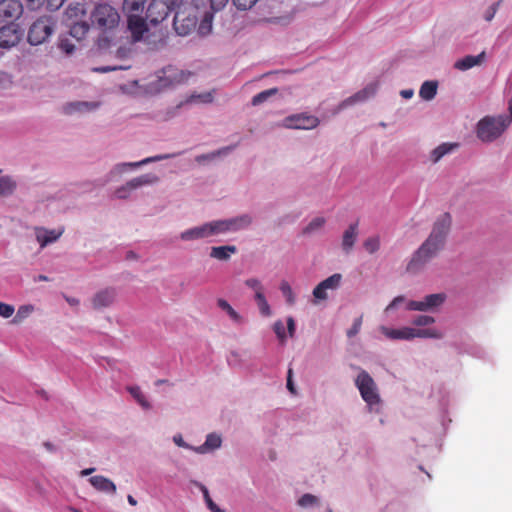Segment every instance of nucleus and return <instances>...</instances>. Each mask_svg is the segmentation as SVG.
Instances as JSON below:
<instances>
[{"label":"nucleus","mask_w":512,"mask_h":512,"mask_svg":"<svg viewBox=\"0 0 512 512\" xmlns=\"http://www.w3.org/2000/svg\"><path fill=\"white\" fill-rule=\"evenodd\" d=\"M438 89V82L428 80L422 83L419 89V96L425 101H431L435 98Z\"/></svg>","instance_id":"nucleus-34"},{"label":"nucleus","mask_w":512,"mask_h":512,"mask_svg":"<svg viewBox=\"0 0 512 512\" xmlns=\"http://www.w3.org/2000/svg\"><path fill=\"white\" fill-rule=\"evenodd\" d=\"M358 237V223L350 224L342 236V249L345 253H350Z\"/></svg>","instance_id":"nucleus-28"},{"label":"nucleus","mask_w":512,"mask_h":512,"mask_svg":"<svg viewBox=\"0 0 512 512\" xmlns=\"http://www.w3.org/2000/svg\"><path fill=\"white\" fill-rule=\"evenodd\" d=\"M126 389L142 409L150 410L152 408L150 401L139 386L132 385L128 386Z\"/></svg>","instance_id":"nucleus-33"},{"label":"nucleus","mask_w":512,"mask_h":512,"mask_svg":"<svg viewBox=\"0 0 512 512\" xmlns=\"http://www.w3.org/2000/svg\"><path fill=\"white\" fill-rule=\"evenodd\" d=\"M85 14L86 9L84 7V4L81 3L70 4L66 10V17L71 22L83 20Z\"/></svg>","instance_id":"nucleus-38"},{"label":"nucleus","mask_w":512,"mask_h":512,"mask_svg":"<svg viewBox=\"0 0 512 512\" xmlns=\"http://www.w3.org/2000/svg\"><path fill=\"white\" fill-rule=\"evenodd\" d=\"M342 275L335 273L321 281L312 291V304L317 306L329 298L328 291H335L339 288Z\"/></svg>","instance_id":"nucleus-15"},{"label":"nucleus","mask_w":512,"mask_h":512,"mask_svg":"<svg viewBox=\"0 0 512 512\" xmlns=\"http://www.w3.org/2000/svg\"><path fill=\"white\" fill-rule=\"evenodd\" d=\"M91 486L98 492L105 493L108 495H115L117 488L115 483L109 478L102 475L91 476L88 479Z\"/></svg>","instance_id":"nucleus-24"},{"label":"nucleus","mask_w":512,"mask_h":512,"mask_svg":"<svg viewBox=\"0 0 512 512\" xmlns=\"http://www.w3.org/2000/svg\"><path fill=\"white\" fill-rule=\"evenodd\" d=\"M485 58V51H482L478 55H467L462 59L457 60L454 64V67L460 71H466L475 66L481 65L485 61Z\"/></svg>","instance_id":"nucleus-26"},{"label":"nucleus","mask_w":512,"mask_h":512,"mask_svg":"<svg viewBox=\"0 0 512 512\" xmlns=\"http://www.w3.org/2000/svg\"><path fill=\"white\" fill-rule=\"evenodd\" d=\"M495 13H496V6L495 5H492L490 6L484 13V19L486 21H491L494 16H495Z\"/></svg>","instance_id":"nucleus-61"},{"label":"nucleus","mask_w":512,"mask_h":512,"mask_svg":"<svg viewBox=\"0 0 512 512\" xmlns=\"http://www.w3.org/2000/svg\"><path fill=\"white\" fill-rule=\"evenodd\" d=\"M215 90L206 91L203 93L193 92L189 96H187L184 100H182L176 108H182L184 106L192 105V104H209L214 101Z\"/></svg>","instance_id":"nucleus-25"},{"label":"nucleus","mask_w":512,"mask_h":512,"mask_svg":"<svg viewBox=\"0 0 512 512\" xmlns=\"http://www.w3.org/2000/svg\"><path fill=\"white\" fill-rule=\"evenodd\" d=\"M15 312V308L11 304L0 302V316L3 318H10Z\"/></svg>","instance_id":"nucleus-55"},{"label":"nucleus","mask_w":512,"mask_h":512,"mask_svg":"<svg viewBox=\"0 0 512 512\" xmlns=\"http://www.w3.org/2000/svg\"><path fill=\"white\" fill-rule=\"evenodd\" d=\"M218 236L215 219L191 226L179 233V239L185 243H193Z\"/></svg>","instance_id":"nucleus-10"},{"label":"nucleus","mask_w":512,"mask_h":512,"mask_svg":"<svg viewBox=\"0 0 512 512\" xmlns=\"http://www.w3.org/2000/svg\"><path fill=\"white\" fill-rule=\"evenodd\" d=\"M223 438L218 432H211L206 435L205 441L200 446H196L194 452L200 455L212 453L222 447Z\"/></svg>","instance_id":"nucleus-23"},{"label":"nucleus","mask_w":512,"mask_h":512,"mask_svg":"<svg viewBox=\"0 0 512 512\" xmlns=\"http://www.w3.org/2000/svg\"><path fill=\"white\" fill-rule=\"evenodd\" d=\"M99 106L100 103L95 101H71L62 106V112L68 116L83 115L97 110Z\"/></svg>","instance_id":"nucleus-18"},{"label":"nucleus","mask_w":512,"mask_h":512,"mask_svg":"<svg viewBox=\"0 0 512 512\" xmlns=\"http://www.w3.org/2000/svg\"><path fill=\"white\" fill-rule=\"evenodd\" d=\"M172 441H173V443H174L176 446L181 447V448H184V449L191 450V451H193V452H194V449L196 448V446H192V445L188 444V443L184 440V438H183L182 434H180V433H176V434H174V435H173V437H172Z\"/></svg>","instance_id":"nucleus-51"},{"label":"nucleus","mask_w":512,"mask_h":512,"mask_svg":"<svg viewBox=\"0 0 512 512\" xmlns=\"http://www.w3.org/2000/svg\"><path fill=\"white\" fill-rule=\"evenodd\" d=\"M34 312V306L33 305H22L18 308L16 315L12 319L13 324H20L22 323L26 318H28L32 313Z\"/></svg>","instance_id":"nucleus-43"},{"label":"nucleus","mask_w":512,"mask_h":512,"mask_svg":"<svg viewBox=\"0 0 512 512\" xmlns=\"http://www.w3.org/2000/svg\"><path fill=\"white\" fill-rule=\"evenodd\" d=\"M181 2L182 0H151L147 7L146 18L144 19L146 22L148 21L152 27L156 28L154 31L162 29L161 27L158 28L160 23H162L167 18L170 11L175 9Z\"/></svg>","instance_id":"nucleus-8"},{"label":"nucleus","mask_w":512,"mask_h":512,"mask_svg":"<svg viewBox=\"0 0 512 512\" xmlns=\"http://www.w3.org/2000/svg\"><path fill=\"white\" fill-rule=\"evenodd\" d=\"M292 369H289L288 370V375H287V383H286V386H287V389L292 393V394H296V388L294 386V383H293V380H292Z\"/></svg>","instance_id":"nucleus-60"},{"label":"nucleus","mask_w":512,"mask_h":512,"mask_svg":"<svg viewBox=\"0 0 512 512\" xmlns=\"http://www.w3.org/2000/svg\"><path fill=\"white\" fill-rule=\"evenodd\" d=\"M145 0H124L123 12L127 16L128 30L134 42L143 41L153 49L165 42L166 31L158 29L151 31L148 23L142 17Z\"/></svg>","instance_id":"nucleus-2"},{"label":"nucleus","mask_w":512,"mask_h":512,"mask_svg":"<svg viewBox=\"0 0 512 512\" xmlns=\"http://www.w3.org/2000/svg\"><path fill=\"white\" fill-rule=\"evenodd\" d=\"M326 224V218L322 216H317L313 218L304 228H303V235L305 236H313L324 228Z\"/></svg>","instance_id":"nucleus-35"},{"label":"nucleus","mask_w":512,"mask_h":512,"mask_svg":"<svg viewBox=\"0 0 512 512\" xmlns=\"http://www.w3.org/2000/svg\"><path fill=\"white\" fill-rule=\"evenodd\" d=\"M174 156H175V154H160V155H155V156L147 157V158H145V159H143L141 161H137V162L117 163L106 174V176L104 178L103 184H107V183L112 182V181H117L124 174H126V173H128V172H130V171H132V170H134L136 168L142 167L144 165H147V164H150V163H153V162H158V161L170 159V158H172Z\"/></svg>","instance_id":"nucleus-9"},{"label":"nucleus","mask_w":512,"mask_h":512,"mask_svg":"<svg viewBox=\"0 0 512 512\" xmlns=\"http://www.w3.org/2000/svg\"><path fill=\"white\" fill-rule=\"evenodd\" d=\"M70 34L77 40H81L89 30V24L85 20L72 21L69 23Z\"/></svg>","instance_id":"nucleus-36"},{"label":"nucleus","mask_w":512,"mask_h":512,"mask_svg":"<svg viewBox=\"0 0 512 512\" xmlns=\"http://www.w3.org/2000/svg\"><path fill=\"white\" fill-rule=\"evenodd\" d=\"M65 0H47V4L51 10L59 9Z\"/></svg>","instance_id":"nucleus-62"},{"label":"nucleus","mask_w":512,"mask_h":512,"mask_svg":"<svg viewBox=\"0 0 512 512\" xmlns=\"http://www.w3.org/2000/svg\"><path fill=\"white\" fill-rule=\"evenodd\" d=\"M458 144L453 143H442L436 148L432 149L428 155V161L431 164L438 163L443 157L451 154L456 148Z\"/></svg>","instance_id":"nucleus-27"},{"label":"nucleus","mask_w":512,"mask_h":512,"mask_svg":"<svg viewBox=\"0 0 512 512\" xmlns=\"http://www.w3.org/2000/svg\"><path fill=\"white\" fill-rule=\"evenodd\" d=\"M12 84V76L6 72L0 71V90L8 89Z\"/></svg>","instance_id":"nucleus-56"},{"label":"nucleus","mask_w":512,"mask_h":512,"mask_svg":"<svg viewBox=\"0 0 512 512\" xmlns=\"http://www.w3.org/2000/svg\"><path fill=\"white\" fill-rule=\"evenodd\" d=\"M320 123L318 117L307 113L290 115L283 120V127L287 129L312 130Z\"/></svg>","instance_id":"nucleus-16"},{"label":"nucleus","mask_w":512,"mask_h":512,"mask_svg":"<svg viewBox=\"0 0 512 512\" xmlns=\"http://www.w3.org/2000/svg\"><path fill=\"white\" fill-rule=\"evenodd\" d=\"M415 338L440 340L443 338V333L436 328H414Z\"/></svg>","instance_id":"nucleus-37"},{"label":"nucleus","mask_w":512,"mask_h":512,"mask_svg":"<svg viewBox=\"0 0 512 512\" xmlns=\"http://www.w3.org/2000/svg\"><path fill=\"white\" fill-rule=\"evenodd\" d=\"M254 300L256 303L259 301L266 300L265 287L263 289H261L260 291H257L256 293H254Z\"/></svg>","instance_id":"nucleus-63"},{"label":"nucleus","mask_w":512,"mask_h":512,"mask_svg":"<svg viewBox=\"0 0 512 512\" xmlns=\"http://www.w3.org/2000/svg\"><path fill=\"white\" fill-rule=\"evenodd\" d=\"M117 297V290L114 287H106L97 291L92 299V307L96 310H100L111 306Z\"/></svg>","instance_id":"nucleus-19"},{"label":"nucleus","mask_w":512,"mask_h":512,"mask_svg":"<svg viewBox=\"0 0 512 512\" xmlns=\"http://www.w3.org/2000/svg\"><path fill=\"white\" fill-rule=\"evenodd\" d=\"M256 305L258 307L259 313L263 317H270V316H272V310H271V307H270L267 299L264 300V301L257 302Z\"/></svg>","instance_id":"nucleus-53"},{"label":"nucleus","mask_w":512,"mask_h":512,"mask_svg":"<svg viewBox=\"0 0 512 512\" xmlns=\"http://www.w3.org/2000/svg\"><path fill=\"white\" fill-rule=\"evenodd\" d=\"M381 241L379 236H371L368 237L364 243L363 247L369 254H374L380 249Z\"/></svg>","instance_id":"nucleus-47"},{"label":"nucleus","mask_w":512,"mask_h":512,"mask_svg":"<svg viewBox=\"0 0 512 512\" xmlns=\"http://www.w3.org/2000/svg\"><path fill=\"white\" fill-rule=\"evenodd\" d=\"M279 288H280L282 295L284 296V298L286 300V303L289 306H293L296 302V295H295L291 285L287 281L283 280V281H281Z\"/></svg>","instance_id":"nucleus-44"},{"label":"nucleus","mask_w":512,"mask_h":512,"mask_svg":"<svg viewBox=\"0 0 512 512\" xmlns=\"http://www.w3.org/2000/svg\"><path fill=\"white\" fill-rule=\"evenodd\" d=\"M258 0H232V3L238 10H249L251 9Z\"/></svg>","instance_id":"nucleus-52"},{"label":"nucleus","mask_w":512,"mask_h":512,"mask_svg":"<svg viewBox=\"0 0 512 512\" xmlns=\"http://www.w3.org/2000/svg\"><path fill=\"white\" fill-rule=\"evenodd\" d=\"M451 228V217L445 213L434 222L428 237L412 253L406 264V272L416 276L422 273L427 265L444 250Z\"/></svg>","instance_id":"nucleus-1"},{"label":"nucleus","mask_w":512,"mask_h":512,"mask_svg":"<svg viewBox=\"0 0 512 512\" xmlns=\"http://www.w3.org/2000/svg\"><path fill=\"white\" fill-rule=\"evenodd\" d=\"M278 93L277 88H271L265 91H262L255 96H253L251 100V104L253 106L261 105L262 103L266 102L270 97L276 95Z\"/></svg>","instance_id":"nucleus-46"},{"label":"nucleus","mask_w":512,"mask_h":512,"mask_svg":"<svg viewBox=\"0 0 512 512\" xmlns=\"http://www.w3.org/2000/svg\"><path fill=\"white\" fill-rule=\"evenodd\" d=\"M194 484L200 489L203 494L204 501L210 512H226L221 509L210 497L209 491L205 485L200 482H194Z\"/></svg>","instance_id":"nucleus-39"},{"label":"nucleus","mask_w":512,"mask_h":512,"mask_svg":"<svg viewBox=\"0 0 512 512\" xmlns=\"http://www.w3.org/2000/svg\"><path fill=\"white\" fill-rule=\"evenodd\" d=\"M36 241L40 248L43 249L47 245L55 243L64 233V227L57 229H47L45 227H36L34 229Z\"/></svg>","instance_id":"nucleus-20"},{"label":"nucleus","mask_w":512,"mask_h":512,"mask_svg":"<svg viewBox=\"0 0 512 512\" xmlns=\"http://www.w3.org/2000/svg\"><path fill=\"white\" fill-rule=\"evenodd\" d=\"M53 23L49 17H40L28 29L27 41L32 46L43 44L53 34Z\"/></svg>","instance_id":"nucleus-13"},{"label":"nucleus","mask_w":512,"mask_h":512,"mask_svg":"<svg viewBox=\"0 0 512 512\" xmlns=\"http://www.w3.org/2000/svg\"><path fill=\"white\" fill-rule=\"evenodd\" d=\"M23 12L21 2L17 0L0 1V21L17 19Z\"/></svg>","instance_id":"nucleus-21"},{"label":"nucleus","mask_w":512,"mask_h":512,"mask_svg":"<svg viewBox=\"0 0 512 512\" xmlns=\"http://www.w3.org/2000/svg\"><path fill=\"white\" fill-rule=\"evenodd\" d=\"M447 300V294L444 292L427 294L419 300H407L404 295L396 296L384 309L388 314L396 310L401 304L406 303V309L422 313H436Z\"/></svg>","instance_id":"nucleus-4"},{"label":"nucleus","mask_w":512,"mask_h":512,"mask_svg":"<svg viewBox=\"0 0 512 512\" xmlns=\"http://www.w3.org/2000/svg\"><path fill=\"white\" fill-rule=\"evenodd\" d=\"M212 21L213 14L210 12H205L203 15V19L199 24L198 33L202 36L208 35L212 30Z\"/></svg>","instance_id":"nucleus-45"},{"label":"nucleus","mask_w":512,"mask_h":512,"mask_svg":"<svg viewBox=\"0 0 512 512\" xmlns=\"http://www.w3.org/2000/svg\"><path fill=\"white\" fill-rule=\"evenodd\" d=\"M361 326H362V316H359L354 319L352 326L347 331V336L349 338H351V337H354L355 335H357L361 329Z\"/></svg>","instance_id":"nucleus-54"},{"label":"nucleus","mask_w":512,"mask_h":512,"mask_svg":"<svg viewBox=\"0 0 512 512\" xmlns=\"http://www.w3.org/2000/svg\"><path fill=\"white\" fill-rule=\"evenodd\" d=\"M509 120L500 115L483 117L476 125L477 138L485 143L497 140L508 129Z\"/></svg>","instance_id":"nucleus-6"},{"label":"nucleus","mask_w":512,"mask_h":512,"mask_svg":"<svg viewBox=\"0 0 512 512\" xmlns=\"http://www.w3.org/2000/svg\"><path fill=\"white\" fill-rule=\"evenodd\" d=\"M362 400L366 404V410L370 414L379 415L383 411L384 401L381 398L378 385L372 376L365 370L360 369L354 379Z\"/></svg>","instance_id":"nucleus-5"},{"label":"nucleus","mask_w":512,"mask_h":512,"mask_svg":"<svg viewBox=\"0 0 512 512\" xmlns=\"http://www.w3.org/2000/svg\"><path fill=\"white\" fill-rule=\"evenodd\" d=\"M133 192V190L129 187L128 183L126 182L125 184L119 186L115 192H114V196L117 198V199H127L129 198V196L131 195V193Z\"/></svg>","instance_id":"nucleus-49"},{"label":"nucleus","mask_w":512,"mask_h":512,"mask_svg":"<svg viewBox=\"0 0 512 512\" xmlns=\"http://www.w3.org/2000/svg\"><path fill=\"white\" fill-rule=\"evenodd\" d=\"M244 284L247 288L251 289L254 293H256L257 291H260L261 289L264 288V285L261 282V280L256 277H251V278L246 279Z\"/></svg>","instance_id":"nucleus-50"},{"label":"nucleus","mask_w":512,"mask_h":512,"mask_svg":"<svg viewBox=\"0 0 512 512\" xmlns=\"http://www.w3.org/2000/svg\"><path fill=\"white\" fill-rule=\"evenodd\" d=\"M158 182H159V177L153 173L143 174V175L134 177V178L130 179L129 181H127L129 187L133 191H135L141 187H144V186L154 185Z\"/></svg>","instance_id":"nucleus-31"},{"label":"nucleus","mask_w":512,"mask_h":512,"mask_svg":"<svg viewBox=\"0 0 512 512\" xmlns=\"http://www.w3.org/2000/svg\"><path fill=\"white\" fill-rule=\"evenodd\" d=\"M16 188V182L11 176L0 177V196L11 195Z\"/></svg>","instance_id":"nucleus-40"},{"label":"nucleus","mask_w":512,"mask_h":512,"mask_svg":"<svg viewBox=\"0 0 512 512\" xmlns=\"http://www.w3.org/2000/svg\"><path fill=\"white\" fill-rule=\"evenodd\" d=\"M233 149H234L233 146H225L218 150H215V151H212V152H209L206 154L198 155V156H196L195 161L199 164L213 162L219 158L228 156L233 151Z\"/></svg>","instance_id":"nucleus-30"},{"label":"nucleus","mask_w":512,"mask_h":512,"mask_svg":"<svg viewBox=\"0 0 512 512\" xmlns=\"http://www.w3.org/2000/svg\"><path fill=\"white\" fill-rule=\"evenodd\" d=\"M218 307L227 314L230 320L237 325L244 323V318L238 313L225 299L219 298L217 300Z\"/></svg>","instance_id":"nucleus-32"},{"label":"nucleus","mask_w":512,"mask_h":512,"mask_svg":"<svg viewBox=\"0 0 512 512\" xmlns=\"http://www.w3.org/2000/svg\"><path fill=\"white\" fill-rule=\"evenodd\" d=\"M218 235L236 233L248 229L254 222L250 213L239 214L230 218L215 219Z\"/></svg>","instance_id":"nucleus-11"},{"label":"nucleus","mask_w":512,"mask_h":512,"mask_svg":"<svg viewBox=\"0 0 512 512\" xmlns=\"http://www.w3.org/2000/svg\"><path fill=\"white\" fill-rule=\"evenodd\" d=\"M297 504L302 508L318 507L320 506V499L313 494L306 493L297 500Z\"/></svg>","instance_id":"nucleus-42"},{"label":"nucleus","mask_w":512,"mask_h":512,"mask_svg":"<svg viewBox=\"0 0 512 512\" xmlns=\"http://www.w3.org/2000/svg\"><path fill=\"white\" fill-rule=\"evenodd\" d=\"M287 330L290 337H294L296 331V324L293 317L287 318Z\"/></svg>","instance_id":"nucleus-59"},{"label":"nucleus","mask_w":512,"mask_h":512,"mask_svg":"<svg viewBox=\"0 0 512 512\" xmlns=\"http://www.w3.org/2000/svg\"><path fill=\"white\" fill-rule=\"evenodd\" d=\"M378 89H379L378 81H372V82L368 83L363 89L359 90L352 96L341 101L338 104V106L335 110V113H339V112L347 109L348 107H351V106H354V105H357L360 103H364V102L372 99L377 94Z\"/></svg>","instance_id":"nucleus-14"},{"label":"nucleus","mask_w":512,"mask_h":512,"mask_svg":"<svg viewBox=\"0 0 512 512\" xmlns=\"http://www.w3.org/2000/svg\"><path fill=\"white\" fill-rule=\"evenodd\" d=\"M176 7L178 9L174 16V29L178 35L186 36L196 28L198 8L194 5L182 3Z\"/></svg>","instance_id":"nucleus-7"},{"label":"nucleus","mask_w":512,"mask_h":512,"mask_svg":"<svg viewBox=\"0 0 512 512\" xmlns=\"http://www.w3.org/2000/svg\"><path fill=\"white\" fill-rule=\"evenodd\" d=\"M194 77L195 74L189 70L168 65L156 72L155 76L147 84V90L150 93H159L165 89L187 84Z\"/></svg>","instance_id":"nucleus-3"},{"label":"nucleus","mask_w":512,"mask_h":512,"mask_svg":"<svg viewBox=\"0 0 512 512\" xmlns=\"http://www.w3.org/2000/svg\"><path fill=\"white\" fill-rule=\"evenodd\" d=\"M379 330L386 338L390 340H414V327L412 326H403L400 328H389L386 326H381Z\"/></svg>","instance_id":"nucleus-22"},{"label":"nucleus","mask_w":512,"mask_h":512,"mask_svg":"<svg viewBox=\"0 0 512 512\" xmlns=\"http://www.w3.org/2000/svg\"><path fill=\"white\" fill-rule=\"evenodd\" d=\"M273 331L276 334L278 340L282 344H284L286 342L287 335H286V332H285L284 324H283V322L281 320H277L276 322H274V324H273Z\"/></svg>","instance_id":"nucleus-48"},{"label":"nucleus","mask_w":512,"mask_h":512,"mask_svg":"<svg viewBox=\"0 0 512 512\" xmlns=\"http://www.w3.org/2000/svg\"><path fill=\"white\" fill-rule=\"evenodd\" d=\"M254 300L256 303L259 301L266 300L265 287L263 289H261L260 291H257L256 293H254Z\"/></svg>","instance_id":"nucleus-64"},{"label":"nucleus","mask_w":512,"mask_h":512,"mask_svg":"<svg viewBox=\"0 0 512 512\" xmlns=\"http://www.w3.org/2000/svg\"><path fill=\"white\" fill-rule=\"evenodd\" d=\"M210 2L212 10L216 12L222 10L226 6L228 0H210Z\"/></svg>","instance_id":"nucleus-58"},{"label":"nucleus","mask_w":512,"mask_h":512,"mask_svg":"<svg viewBox=\"0 0 512 512\" xmlns=\"http://www.w3.org/2000/svg\"><path fill=\"white\" fill-rule=\"evenodd\" d=\"M23 37V30L19 24L11 22L0 28V48L11 49L15 47Z\"/></svg>","instance_id":"nucleus-17"},{"label":"nucleus","mask_w":512,"mask_h":512,"mask_svg":"<svg viewBox=\"0 0 512 512\" xmlns=\"http://www.w3.org/2000/svg\"><path fill=\"white\" fill-rule=\"evenodd\" d=\"M91 20L100 29L109 30L116 27L120 16L118 11L109 4H98L91 13Z\"/></svg>","instance_id":"nucleus-12"},{"label":"nucleus","mask_w":512,"mask_h":512,"mask_svg":"<svg viewBox=\"0 0 512 512\" xmlns=\"http://www.w3.org/2000/svg\"><path fill=\"white\" fill-rule=\"evenodd\" d=\"M236 253L237 247L234 245L212 246L209 256L219 261H228Z\"/></svg>","instance_id":"nucleus-29"},{"label":"nucleus","mask_w":512,"mask_h":512,"mask_svg":"<svg viewBox=\"0 0 512 512\" xmlns=\"http://www.w3.org/2000/svg\"><path fill=\"white\" fill-rule=\"evenodd\" d=\"M436 322V319L428 314H418L413 317L411 324L414 328H424L429 325H432Z\"/></svg>","instance_id":"nucleus-41"},{"label":"nucleus","mask_w":512,"mask_h":512,"mask_svg":"<svg viewBox=\"0 0 512 512\" xmlns=\"http://www.w3.org/2000/svg\"><path fill=\"white\" fill-rule=\"evenodd\" d=\"M59 48L66 54L73 53L75 49L74 45L70 43L68 40H61L59 43Z\"/></svg>","instance_id":"nucleus-57"}]
</instances>
